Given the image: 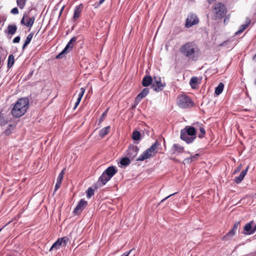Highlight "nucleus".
Instances as JSON below:
<instances>
[{
  "label": "nucleus",
  "mask_w": 256,
  "mask_h": 256,
  "mask_svg": "<svg viewBox=\"0 0 256 256\" xmlns=\"http://www.w3.org/2000/svg\"><path fill=\"white\" fill-rule=\"evenodd\" d=\"M166 86L165 82L162 83L161 81V78L159 76H154V82L152 84V88L156 92H160L163 90Z\"/></svg>",
  "instance_id": "obj_9"
},
{
  "label": "nucleus",
  "mask_w": 256,
  "mask_h": 256,
  "mask_svg": "<svg viewBox=\"0 0 256 256\" xmlns=\"http://www.w3.org/2000/svg\"><path fill=\"white\" fill-rule=\"evenodd\" d=\"M14 56L12 54H10L8 56V68H10L14 64Z\"/></svg>",
  "instance_id": "obj_30"
},
{
  "label": "nucleus",
  "mask_w": 256,
  "mask_h": 256,
  "mask_svg": "<svg viewBox=\"0 0 256 256\" xmlns=\"http://www.w3.org/2000/svg\"><path fill=\"white\" fill-rule=\"evenodd\" d=\"M199 22V19L196 15L193 13L190 14L186 19L185 26L190 28L194 25L197 24Z\"/></svg>",
  "instance_id": "obj_8"
},
{
  "label": "nucleus",
  "mask_w": 256,
  "mask_h": 256,
  "mask_svg": "<svg viewBox=\"0 0 256 256\" xmlns=\"http://www.w3.org/2000/svg\"><path fill=\"white\" fill-rule=\"evenodd\" d=\"M35 20L34 16H30V12L28 13H24L22 18L21 20L20 24L28 27L31 28Z\"/></svg>",
  "instance_id": "obj_7"
},
{
  "label": "nucleus",
  "mask_w": 256,
  "mask_h": 256,
  "mask_svg": "<svg viewBox=\"0 0 256 256\" xmlns=\"http://www.w3.org/2000/svg\"><path fill=\"white\" fill-rule=\"evenodd\" d=\"M248 168H249V166H247V167L246 168L245 170H242L241 172L240 173V174L242 175L243 176V178H244L245 176L247 174Z\"/></svg>",
  "instance_id": "obj_43"
},
{
  "label": "nucleus",
  "mask_w": 256,
  "mask_h": 256,
  "mask_svg": "<svg viewBox=\"0 0 256 256\" xmlns=\"http://www.w3.org/2000/svg\"><path fill=\"white\" fill-rule=\"evenodd\" d=\"M104 0H100L99 4H102L104 2Z\"/></svg>",
  "instance_id": "obj_57"
},
{
  "label": "nucleus",
  "mask_w": 256,
  "mask_h": 256,
  "mask_svg": "<svg viewBox=\"0 0 256 256\" xmlns=\"http://www.w3.org/2000/svg\"><path fill=\"white\" fill-rule=\"evenodd\" d=\"M84 92H85V88H81L80 89V92H79V94H78V98L77 99L80 100H81Z\"/></svg>",
  "instance_id": "obj_35"
},
{
  "label": "nucleus",
  "mask_w": 256,
  "mask_h": 256,
  "mask_svg": "<svg viewBox=\"0 0 256 256\" xmlns=\"http://www.w3.org/2000/svg\"><path fill=\"white\" fill-rule=\"evenodd\" d=\"M153 82L154 78H152L150 76H146L142 78V84L144 86L146 87L151 84Z\"/></svg>",
  "instance_id": "obj_17"
},
{
  "label": "nucleus",
  "mask_w": 256,
  "mask_h": 256,
  "mask_svg": "<svg viewBox=\"0 0 256 256\" xmlns=\"http://www.w3.org/2000/svg\"><path fill=\"white\" fill-rule=\"evenodd\" d=\"M10 133V130L9 128L6 129L5 130V134L7 135L9 134Z\"/></svg>",
  "instance_id": "obj_54"
},
{
  "label": "nucleus",
  "mask_w": 256,
  "mask_h": 256,
  "mask_svg": "<svg viewBox=\"0 0 256 256\" xmlns=\"http://www.w3.org/2000/svg\"><path fill=\"white\" fill-rule=\"evenodd\" d=\"M26 0H16V4L20 9H23L26 4Z\"/></svg>",
  "instance_id": "obj_31"
},
{
  "label": "nucleus",
  "mask_w": 256,
  "mask_h": 256,
  "mask_svg": "<svg viewBox=\"0 0 256 256\" xmlns=\"http://www.w3.org/2000/svg\"><path fill=\"white\" fill-rule=\"evenodd\" d=\"M200 130L201 134H198V137L200 138H202L206 134V131L202 124L200 125Z\"/></svg>",
  "instance_id": "obj_33"
},
{
  "label": "nucleus",
  "mask_w": 256,
  "mask_h": 256,
  "mask_svg": "<svg viewBox=\"0 0 256 256\" xmlns=\"http://www.w3.org/2000/svg\"><path fill=\"white\" fill-rule=\"evenodd\" d=\"M178 104L182 108H188L194 106L192 99L187 96L180 95L178 98Z\"/></svg>",
  "instance_id": "obj_5"
},
{
  "label": "nucleus",
  "mask_w": 256,
  "mask_h": 256,
  "mask_svg": "<svg viewBox=\"0 0 256 256\" xmlns=\"http://www.w3.org/2000/svg\"><path fill=\"white\" fill-rule=\"evenodd\" d=\"M160 144L156 140L150 148L144 151L142 154L136 159V161H144L146 159L154 156L157 153L156 148Z\"/></svg>",
  "instance_id": "obj_3"
},
{
  "label": "nucleus",
  "mask_w": 256,
  "mask_h": 256,
  "mask_svg": "<svg viewBox=\"0 0 256 256\" xmlns=\"http://www.w3.org/2000/svg\"><path fill=\"white\" fill-rule=\"evenodd\" d=\"M253 224L254 221L252 220L246 224L244 228V230L246 231V232H244V234L250 235V232L252 230Z\"/></svg>",
  "instance_id": "obj_19"
},
{
  "label": "nucleus",
  "mask_w": 256,
  "mask_h": 256,
  "mask_svg": "<svg viewBox=\"0 0 256 256\" xmlns=\"http://www.w3.org/2000/svg\"><path fill=\"white\" fill-rule=\"evenodd\" d=\"M196 51V46L194 43L191 42L186 43L180 48V52L192 60H194V54Z\"/></svg>",
  "instance_id": "obj_4"
},
{
  "label": "nucleus",
  "mask_w": 256,
  "mask_h": 256,
  "mask_svg": "<svg viewBox=\"0 0 256 256\" xmlns=\"http://www.w3.org/2000/svg\"><path fill=\"white\" fill-rule=\"evenodd\" d=\"M76 37H72L68 42V44L66 45V47L64 48V49L66 50L68 52H70L74 46L76 42Z\"/></svg>",
  "instance_id": "obj_18"
},
{
  "label": "nucleus",
  "mask_w": 256,
  "mask_h": 256,
  "mask_svg": "<svg viewBox=\"0 0 256 256\" xmlns=\"http://www.w3.org/2000/svg\"><path fill=\"white\" fill-rule=\"evenodd\" d=\"M150 90L148 88H144L142 91L140 92L135 98V102L136 104L142 100V98L146 97L149 93Z\"/></svg>",
  "instance_id": "obj_14"
},
{
  "label": "nucleus",
  "mask_w": 256,
  "mask_h": 256,
  "mask_svg": "<svg viewBox=\"0 0 256 256\" xmlns=\"http://www.w3.org/2000/svg\"><path fill=\"white\" fill-rule=\"evenodd\" d=\"M224 88V84L222 82L220 83L218 86L216 88L215 94L216 95L220 94L222 92Z\"/></svg>",
  "instance_id": "obj_23"
},
{
  "label": "nucleus",
  "mask_w": 256,
  "mask_h": 256,
  "mask_svg": "<svg viewBox=\"0 0 256 256\" xmlns=\"http://www.w3.org/2000/svg\"><path fill=\"white\" fill-rule=\"evenodd\" d=\"M214 12L215 14L216 18H222L226 14V8L225 6L221 2L216 3L214 4Z\"/></svg>",
  "instance_id": "obj_6"
},
{
  "label": "nucleus",
  "mask_w": 256,
  "mask_h": 256,
  "mask_svg": "<svg viewBox=\"0 0 256 256\" xmlns=\"http://www.w3.org/2000/svg\"><path fill=\"white\" fill-rule=\"evenodd\" d=\"M180 138L186 144H191L196 138V129L191 126H186L180 130Z\"/></svg>",
  "instance_id": "obj_2"
},
{
  "label": "nucleus",
  "mask_w": 256,
  "mask_h": 256,
  "mask_svg": "<svg viewBox=\"0 0 256 256\" xmlns=\"http://www.w3.org/2000/svg\"><path fill=\"white\" fill-rule=\"evenodd\" d=\"M110 128V126H108L101 129L99 132L100 136L102 138H104L109 132Z\"/></svg>",
  "instance_id": "obj_21"
},
{
  "label": "nucleus",
  "mask_w": 256,
  "mask_h": 256,
  "mask_svg": "<svg viewBox=\"0 0 256 256\" xmlns=\"http://www.w3.org/2000/svg\"><path fill=\"white\" fill-rule=\"evenodd\" d=\"M241 167H242V166L241 165H240L234 171V174H236V172H238L240 171V169H241Z\"/></svg>",
  "instance_id": "obj_52"
},
{
  "label": "nucleus",
  "mask_w": 256,
  "mask_h": 256,
  "mask_svg": "<svg viewBox=\"0 0 256 256\" xmlns=\"http://www.w3.org/2000/svg\"><path fill=\"white\" fill-rule=\"evenodd\" d=\"M135 106H133L132 108H135Z\"/></svg>",
  "instance_id": "obj_61"
},
{
  "label": "nucleus",
  "mask_w": 256,
  "mask_h": 256,
  "mask_svg": "<svg viewBox=\"0 0 256 256\" xmlns=\"http://www.w3.org/2000/svg\"><path fill=\"white\" fill-rule=\"evenodd\" d=\"M86 197L88 198H90L94 194V190L92 188L90 187L86 190Z\"/></svg>",
  "instance_id": "obj_32"
},
{
  "label": "nucleus",
  "mask_w": 256,
  "mask_h": 256,
  "mask_svg": "<svg viewBox=\"0 0 256 256\" xmlns=\"http://www.w3.org/2000/svg\"><path fill=\"white\" fill-rule=\"evenodd\" d=\"M117 172L118 170L115 166H111L108 167L99 178L97 183L94 184V188L97 189L106 184Z\"/></svg>",
  "instance_id": "obj_1"
},
{
  "label": "nucleus",
  "mask_w": 256,
  "mask_h": 256,
  "mask_svg": "<svg viewBox=\"0 0 256 256\" xmlns=\"http://www.w3.org/2000/svg\"><path fill=\"white\" fill-rule=\"evenodd\" d=\"M68 240V238L66 236L60 238V241L62 242V244H63L64 246H66V245Z\"/></svg>",
  "instance_id": "obj_38"
},
{
  "label": "nucleus",
  "mask_w": 256,
  "mask_h": 256,
  "mask_svg": "<svg viewBox=\"0 0 256 256\" xmlns=\"http://www.w3.org/2000/svg\"><path fill=\"white\" fill-rule=\"evenodd\" d=\"M256 231V224H255L254 222V224H252V230L250 232V234H253Z\"/></svg>",
  "instance_id": "obj_46"
},
{
  "label": "nucleus",
  "mask_w": 256,
  "mask_h": 256,
  "mask_svg": "<svg viewBox=\"0 0 256 256\" xmlns=\"http://www.w3.org/2000/svg\"><path fill=\"white\" fill-rule=\"evenodd\" d=\"M9 126H10V127H12V124H10V125H9Z\"/></svg>",
  "instance_id": "obj_60"
},
{
  "label": "nucleus",
  "mask_w": 256,
  "mask_h": 256,
  "mask_svg": "<svg viewBox=\"0 0 256 256\" xmlns=\"http://www.w3.org/2000/svg\"><path fill=\"white\" fill-rule=\"evenodd\" d=\"M198 78L196 76L192 77L190 81V85L192 88H196V84L198 82Z\"/></svg>",
  "instance_id": "obj_28"
},
{
  "label": "nucleus",
  "mask_w": 256,
  "mask_h": 256,
  "mask_svg": "<svg viewBox=\"0 0 256 256\" xmlns=\"http://www.w3.org/2000/svg\"><path fill=\"white\" fill-rule=\"evenodd\" d=\"M10 12L14 14H18V10L17 8H14L11 10Z\"/></svg>",
  "instance_id": "obj_45"
},
{
  "label": "nucleus",
  "mask_w": 256,
  "mask_h": 256,
  "mask_svg": "<svg viewBox=\"0 0 256 256\" xmlns=\"http://www.w3.org/2000/svg\"><path fill=\"white\" fill-rule=\"evenodd\" d=\"M235 233L233 232L232 230L228 232L225 236H222V240L226 241L230 239L234 235Z\"/></svg>",
  "instance_id": "obj_27"
},
{
  "label": "nucleus",
  "mask_w": 256,
  "mask_h": 256,
  "mask_svg": "<svg viewBox=\"0 0 256 256\" xmlns=\"http://www.w3.org/2000/svg\"><path fill=\"white\" fill-rule=\"evenodd\" d=\"M235 233L233 232L232 230L228 232L225 236H222V240L226 241L230 239L234 235Z\"/></svg>",
  "instance_id": "obj_26"
},
{
  "label": "nucleus",
  "mask_w": 256,
  "mask_h": 256,
  "mask_svg": "<svg viewBox=\"0 0 256 256\" xmlns=\"http://www.w3.org/2000/svg\"><path fill=\"white\" fill-rule=\"evenodd\" d=\"M68 52L64 48L56 56V58H62L64 55L67 54Z\"/></svg>",
  "instance_id": "obj_36"
},
{
  "label": "nucleus",
  "mask_w": 256,
  "mask_h": 256,
  "mask_svg": "<svg viewBox=\"0 0 256 256\" xmlns=\"http://www.w3.org/2000/svg\"><path fill=\"white\" fill-rule=\"evenodd\" d=\"M68 52L64 48L56 56V58H62L64 55L67 54Z\"/></svg>",
  "instance_id": "obj_37"
},
{
  "label": "nucleus",
  "mask_w": 256,
  "mask_h": 256,
  "mask_svg": "<svg viewBox=\"0 0 256 256\" xmlns=\"http://www.w3.org/2000/svg\"><path fill=\"white\" fill-rule=\"evenodd\" d=\"M34 36V33L31 32L26 37L24 43L22 46V50H24L26 46L30 43V41L32 40V37Z\"/></svg>",
  "instance_id": "obj_22"
},
{
  "label": "nucleus",
  "mask_w": 256,
  "mask_h": 256,
  "mask_svg": "<svg viewBox=\"0 0 256 256\" xmlns=\"http://www.w3.org/2000/svg\"><path fill=\"white\" fill-rule=\"evenodd\" d=\"M240 222H236L234 224V226L232 228V229L231 230H232L233 232H234V233H236V230H237V229L238 228V226L240 225Z\"/></svg>",
  "instance_id": "obj_42"
},
{
  "label": "nucleus",
  "mask_w": 256,
  "mask_h": 256,
  "mask_svg": "<svg viewBox=\"0 0 256 256\" xmlns=\"http://www.w3.org/2000/svg\"><path fill=\"white\" fill-rule=\"evenodd\" d=\"M83 8V6L82 4H80L78 6H76L74 10V14L73 18L74 20H76L79 18L80 14L82 12V10Z\"/></svg>",
  "instance_id": "obj_16"
},
{
  "label": "nucleus",
  "mask_w": 256,
  "mask_h": 256,
  "mask_svg": "<svg viewBox=\"0 0 256 256\" xmlns=\"http://www.w3.org/2000/svg\"><path fill=\"white\" fill-rule=\"evenodd\" d=\"M244 178H243V176L240 174V175L238 176L235 178L234 182L236 184H240L243 180Z\"/></svg>",
  "instance_id": "obj_39"
},
{
  "label": "nucleus",
  "mask_w": 256,
  "mask_h": 256,
  "mask_svg": "<svg viewBox=\"0 0 256 256\" xmlns=\"http://www.w3.org/2000/svg\"><path fill=\"white\" fill-rule=\"evenodd\" d=\"M138 150L139 148L138 146L130 144L126 151V156L130 158L131 160H134L137 156Z\"/></svg>",
  "instance_id": "obj_10"
},
{
  "label": "nucleus",
  "mask_w": 256,
  "mask_h": 256,
  "mask_svg": "<svg viewBox=\"0 0 256 256\" xmlns=\"http://www.w3.org/2000/svg\"><path fill=\"white\" fill-rule=\"evenodd\" d=\"M173 154L182 153L184 152V148L178 144H174L171 148Z\"/></svg>",
  "instance_id": "obj_15"
},
{
  "label": "nucleus",
  "mask_w": 256,
  "mask_h": 256,
  "mask_svg": "<svg viewBox=\"0 0 256 256\" xmlns=\"http://www.w3.org/2000/svg\"><path fill=\"white\" fill-rule=\"evenodd\" d=\"M106 111L104 113L102 114V117L100 119V122H102L104 120V116L106 115Z\"/></svg>",
  "instance_id": "obj_53"
},
{
  "label": "nucleus",
  "mask_w": 256,
  "mask_h": 256,
  "mask_svg": "<svg viewBox=\"0 0 256 256\" xmlns=\"http://www.w3.org/2000/svg\"><path fill=\"white\" fill-rule=\"evenodd\" d=\"M130 158L128 156L126 158H123L121 159L120 161V164L121 166H128L130 164Z\"/></svg>",
  "instance_id": "obj_24"
},
{
  "label": "nucleus",
  "mask_w": 256,
  "mask_h": 256,
  "mask_svg": "<svg viewBox=\"0 0 256 256\" xmlns=\"http://www.w3.org/2000/svg\"><path fill=\"white\" fill-rule=\"evenodd\" d=\"M88 204V202L84 199H81L74 210V212L76 214H80Z\"/></svg>",
  "instance_id": "obj_13"
},
{
  "label": "nucleus",
  "mask_w": 256,
  "mask_h": 256,
  "mask_svg": "<svg viewBox=\"0 0 256 256\" xmlns=\"http://www.w3.org/2000/svg\"><path fill=\"white\" fill-rule=\"evenodd\" d=\"M64 170H63L58 176L56 180V182H58V183H62V180L64 178Z\"/></svg>",
  "instance_id": "obj_34"
},
{
  "label": "nucleus",
  "mask_w": 256,
  "mask_h": 256,
  "mask_svg": "<svg viewBox=\"0 0 256 256\" xmlns=\"http://www.w3.org/2000/svg\"><path fill=\"white\" fill-rule=\"evenodd\" d=\"M208 0L209 3H212V2L214 1L215 0Z\"/></svg>",
  "instance_id": "obj_59"
},
{
  "label": "nucleus",
  "mask_w": 256,
  "mask_h": 256,
  "mask_svg": "<svg viewBox=\"0 0 256 256\" xmlns=\"http://www.w3.org/2000/svg\"><path fill=\"white\" fill-rule=\"evenodd\" d=\"M61 245H62V242L60 241V238H58L55 242L53 244L50 250V251L54 249L58 250L60 248Z\"/></svg>",
  "instance_id": "obj_25"
},
{
  "label": "nucleus",
  "mask_w": 256,
  "mask_h": 256,
  "mask_svg": "<svg viewBox=\"0 0 256 256\" xmlns=\"http://www.w3.org/2000/svg\"><path fill=\"white\" fill-rule=\"evenodd\" d=\"M80 100H78L77 99L76 100V102L75 104H74V109L75 110L77 106H78L80 102Z\"/></svg>",
  "instance_id": "obj_48"
},
{
  "label": "nucleus",
  "mask_w": 256,
  "mask_h": 256,
  "mask_svg": "<svg viewBox=\"0 0 256 256\" xmlns=\"http://www.w3.org/2000/svg\"><path fill=\"white\" fill-rule=\"evenodd\" d=\"M132 138L134 140H139L140 139V133L138 131H134L132 134Z\"/></svg>",
  "instance_id": "obj_29"
},
{
  "label": "nucleus",
  "mask_w": 256,
  "mask_h": 256,
  "mask_svg": "<svg viewBox=\"0 0 256 256\" xmlns=\"http://www.w3.org/2000/svg\"><path fill=\"white\" fill-rule=\"evenodd\" d=\"M200 154H196L194 155L191 156H190V158L192 159V162L194 160H196L199 157Z\"/></svg>",
  "instance_id": "obj_44"
},
{
  "label": "nucleus",
  "mask_w": 256,
  "mask_h": 256,
  "mask_svg": "<svg viewBox=\"0 0 256 256\" xmlns=\"http://www.w3.org/2000/svg\"><path fill=\"white\" fill-rule=\"evenodd\" d=\"M250 20L248 18L246 20L247 23L246 24H242L240 27V29H241L242 30L244 31L245 30V29L247 28V26H248L249 24L250 23Z\"/></svg>",
  "instance_id": "obj_40"
},
{
  "label": "nucleus",
  "mask_w": 256,
  "mask_h": 256,
  "mask_svg": "<svg viewBox=\"0 0 256 256\" xmlns=\"http://www.w3.org/2000/svg\"><path fill=\"white\" fill-rule=\"evenodd\" d=\"M1 230H2V228H1V229H0V232L1 231Z\"/></svg>",
  "instance_id": "obj_62"
},
{
  "label": "nucleus",
  "mask_w": 256,
  "mask_h": 256,
  "mask_svg": "<svg viewBox=\"0 0 256 256\" xmlns=\"http://www.w3.org/2000/svg\"><path fill=\"white\" fill-rule=\"evenodd\" d=\"M17 30V27L14 24H10L7 28V30H6V33L13 35L14 34Z\"/></svg>",
  "instance_id": "obj_20"
},
{
  "label": "nucleus",
  "mask_w": 256,
  "mask_h": 256,
  "mask_svg": "<svg viewBox=\"0 0 256 256\" xmlns=\"http://www.w3.org/2000/svg\"><path fill=\"white\" fill-rule=\"evenodd\" d=\"M176 193H174L173 194H170V196H168L166 197L165 198H164V200H162V202H163L164 200H166V198H168L170 197V196Z\"/></svg>",
  "instance_id": "obj_56"
},
{
  "label": "nucleus",
  "mask_w": 256,
  "mask_h": 256,
  "mask_svg": "<svg viewBox=\"0 0 256 256\" xmlns=\"http://www.w3.org/2000/svg\"><path fill=\"white\" fill-rule=\"evenodd\" d=\"M184 162L186 163L190 164V162H192V159L190 158L189 157V158H185Z\"/></svg>",
  "instance_id": "obj_49"
},
{
  "label": "nucleus",
  "mask_w": 256,
  "mask_h": 256,
  "mask_svg": "<svg viewBox=\"0 0 256 256\" xmlns=\"http://www.w3.org/2000/svg\"><path fill=\"white\" fill-rule=\"evenodd\" d=\"M27 110H24V108H20L18 106H14L11 110V114L15 118H20L23 116Z\"/></svg>",
  "instance_id": "obj_11"
},
{
  "label": "nucleus",
  "mask_w": 256,
  "mask_h": 256,
  "mask_svg": "<svg viewBox=\"0 0 256 256\" xmlns=\"http://www.w3.org/2000/svg\"><path fill=\"white\" fill-rule=\"evenodd\" d=\"M8 122V121H6L3 116L0 115V124L1 126H4Z\"/></svg>",
  "instance_id": "obj_41"
},
{
  "label": "nucleus",
  "mask_w": 256,
  "mask_h": 256,
  "mask_svg": "<svg viewBox=\"0 0 256 256\" xmlns=\"http://www.w3.org/2000/svg\"><path fill=\"white\" fill-rule=\"evenodd\" d=\"M133 250V249L130 250L129 252L124 253L120 256H128L129 254Z\"/></svg>",
  "instance_id": "obj_50"
},
{
  "label": "nucleus",
  "mask_w": 256,
  "mask_h": 256,
  "mask_svg": "<svg viewBox=\"0 0 256 256\" xmlns=\"http://www.w3.org/2000/svg\"><path fill=\"white\" fill-rule=\"evenodd\" d=\"M33 72H34V71H33V70H32V71L31 72H30V74H28V78H29L30 76H31L32 75Z\"/></svg>",
  "instance_id": "obj_58"
},
{
  "label": "nucleus",
  "mask_w": 256,
  "mask_h": 256,
  "mask_svg": "<svg viewBox=\"0 0 256 256\" xmlns=\"http://www.w3.org/2000/svg\"><path fill=\"white\" fill-rule=\"evenodd\" d=\"M20 36H16L14 40H13V42L14 43H18L20 42Z\"/></svg>",
  "instance_id": "obj_47"
},
{
  "label": "nucleus",
  "mask_w": 256,
  "mask_h": 256,
  "mask_svg": "<svg viewBox=\"0 0 256 256\" xmlns=\"http://www.w3.org/2000/svg\"><path fill=\"white\" fill-rule=\"evenodd\" d=\"M244 32V31H243V30H242L241 29H240V30H238V31H237V32L235 33V34H236V35H238V34H239L242 32Z\"/></svg>",
  "instance_id": "obj_55"
},
{
  "label": "nucleus",
  "mask_w": 256,
  "mask_h": 256,
  "mask_svg": "<svg viewBox=\"0 0 256 256\" xmlns=\"http://www.w3.org/2000/svg\"><path fill=\"white\" fill-rule=\"evenodd\" d=\"M29 100L27 98H19L14 104L20 108H24V110H27L28 108Z\"/></svg>",
  "instance_id": "obj_12"
},
{
  "label": "nucleus",
  "mask_w": 256,
  "mask_h": 256,
  "mask_svg": "<svg viewBox=\"0 0 256 256\" xmlns=\"http://www.w3.org/2000/svg\"><path fill=\"white\" fill-rule=\"evenodd\" d=\"M60 184H61V183H58V182H56V183L55 185V190H54L55 191L60 188Z\"/></svg>",
  "instance_id": "obj_51"
}]
</instances>
